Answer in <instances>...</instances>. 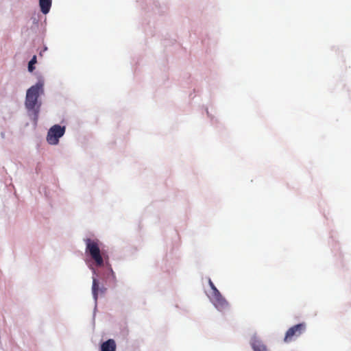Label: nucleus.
<instances>
[{
    "instance_id": "f257e3e1",
    "label": "nucleus",
    "mask_w": 351,
    "mask_h": 351,
    "mask_svg": "<svg viewBox=\"0 0 351 351\" xmlns=\"http://www.w3.org/2000/svg\"><path fill=\"white\" fill-rule=\"evenodd\" d=\"M43 83L38 82L34 86H31L26 93L25 105L29 111H32L36 117H38L40 104L38 99L39 95L43 92Z\"/></svg>"
},
{
    "instance_id": "f03ea898",
    "label": "nucleus",
    "mask_w": 351,
    "mask_h": 351,
    "mask_svg": "<svg viewBox=\"0 0 351 351\" xmlns=\"http://www.w3.org/2000/svg\"><path fill=\"white\" fill-rule=\"evenodd\" d=\"M86 252L88 253L95 264L98 267H101L104 264V260L101 255V252L97 240H92L86 239Z\"/></svg>"
},
{
    "instance_id": "7ed1b4c3",
    "label": "nucleus",
    "mask_w": 351,
    "mask_h": 351,
    "mask_svg": "<svg viewBox=\"0 0 351 351\" xmlns=\"http://www.w3.org/2000/svg\"><path fill=\"white\" fill-rule=\"evenodd\" d=\"M65 130V126L54 125L48 131L47 136V142L50 145H57L59 142V138L64 134Z\"/></svg>"
},
{
    "instance_id": "20e7f679",
    "label": "nucleus",
    "mask_w": 351,
    "mask_h": 351,
    "mask_svg": "<svg viewBox=\"0 0 351 351\" xmlns=\"http://www.w3.org/2000/svg\"><path fill=\"white\" fill-rule=\"evenodd\" d=\"M305 330L306 324L304 323L298 324L291 327L285 334L284 341L289 343L293 341L295 338L300 336Z\"/></svg>"
},
{
    "instance_id": "39448f33",
    "label": "nucleus",
    "mask_w": 351,
    "mask_h": 351,
    "mask_svg": "<svg viewBox=\"0 0 351 351\" xmlns=\"http://www.w3.org/2000/svg\"><path fill=\"white\" fill-rule=\"evenodd\" d=\"M208 297L215 306L219 311H223L228 306V302L218 289H215V293H209Z\"/></svg>"
},
{
    "instance_id": "423d86ee",
    "label": "nucleus",
    "mask_w": 351,
    "mask_h": 351,
    "mask_svg": "<svg viewBox=\"0 0 351 351\" xmlns=\"http://www.w3.org/2000/svg\"><path fill=\"white\" fill-rule=\"evenodd\" d=\"M250 344L254 351H269L267 346L256 337L252 339Z\"/></svg>"
},
{
    "instance_id": "0eeeda50",
    "label": "nucleus",
    "mask_w": 351,
    "mask_h": 351,
    "mask_svg": "<svg viewBox=\"0 0 351 351\" xmlns=\"http://www.w3.org/2000/svg\"><path fill=\"white\" fill-rule=\"evenodd\" d=\"M101 291V293H104L106 291V288H102L99 289V282L95 278H93V286H92V293L93 298L95 301H97L98 298L99 291Z\"/></svg>"
},
{
    "instance_id": "6e6552de",
    "label": "nucleus",
    "mask_w": 351,
    "mask_h": 351,
    "mask_svg": "<svg viewBox=\"0 0 351 351\" xmlns=\"http://www.w3.org/2000/svg\"><path fill=\"white\" fill-rule=\"evenodd\" d=\"M101 351H115L116 343L113 339H108L104 342L101 346Z\"/></svg>"
},
{
    "instance_id": "1a4fd4ad",
    "label": "nucleus",
    "mask_w": 351,
    "mask_h": 351,
    "mask_svg": "<svg viewBox=\"0 0 351 351\" xmlns=\"http://www.w3.org/2000/svg\"><path fill=\"white\" fill-rule=\"evenodd\" d=\"M52 0H39V5L41 12L44 14L49 13L51 7Z\"/></svg>"
},
{
    "instance_id": "9d476101",
    "label": "nucleus",
    "mask_w": 351,
    "mask_h": 351,
    "mask_svg": "<svg viewBox=\"0 0 351 351\" xmlns=\"http://www.w3.org/2000/svg\"><path fill=\"white\" fill-rule=\"evenodd\" d=\"M37 62V60H36V56H34L32 58V60L29 62V64H28V71L29 72H32L35 67H34V64Z\"/></svg>"
},
{
    "instance_id": "9b49d317",
    "label": "nucleus",
    "mask_w": 351,
    "mask_h": 351,
    "mask_svg": "<svg viewBox=\"0 0 351 351\" xmlns=\"http://www.w3.org/2000/svg\"><path fill=\"white\" fill-rule=\"evenodd\" d=\"M208 283L211 288V291L210 292V293H215V289H217L216 288V287L215 286L213 282L211 281V280H209Z\"/></svg>"
}]
</instances>
